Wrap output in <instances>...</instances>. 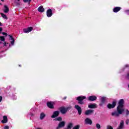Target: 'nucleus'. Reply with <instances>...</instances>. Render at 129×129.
<instances>
[{"mask_svg":"<svg viewBox=\"0 0 129 129\" xmlns=\"http://www.w3.org/2000/svg\"><path fill=\"white\" fill-rule=\"evenodd\" d=\"M124 103V100H123V99H120L119 101L118 105L117 107V111L112 112V116H115L116 117H117L119 116V114H122L123 111H124V108H123Z\"/></svg>","mask_w":129,"mask_h":129,"instance_id":"f257e3e1","label":"nucleus"},{"mask_svg":"<svg viewBox=\"0 0 129 129\" xmlns=\"http://www.w3.org/2000/svg\"><path fill=\"white\" fill-rule=\"evenodd\" d=\"M72 108V106L68 107H61L60 108V112L62 114H65L69 109H71Z\"/></svg>","mask_w":129,"mask_h":129,"instance_id":"f03ea898","label":"nucleus"},{"mask_svg":"<svg viewBox=\"0 0 129 129\" xmlns=\"http://www.w3.org/2000/svg\"><path fill=\"white\" fill-rule=\"evenodd\" d=\"M66 124V121H60L59 122L57 126L56 127V129L63 128V127H64V126H65Z\"/></svg>","mask_w":129,"mask_h":129,"instance_id":"7ed1b4c3","label":"nucleus"},{"mask_svg":"<svg viewBox=\"0 0 129 129\" xmlns=\"http://www.w3.org/2000/svg\"><path fill=\"white\" fill-rule=\"evenodd\" d=\"M86 98V97L85 96H79L77 98V100H78V103L79 104H84V102L82 101V100H84Z\"/></svg>","mask_w":129,"mask_h":129,"instance_id":"20e7f679","label":"nucleus"},{"mask_svg":"<svg viewBox=\"0 0 129 129\" xmlns=\"http://www.w3.org/2000/svg\"><path fill=\"white\" fill-rule=\"evenodd\" d=\"M75 108L78 111L79 115H81V113H82V109H81V107L79 106L78 105H75Z\"/></svg>","mask_w":129,"mask_h":129,"instance_id":"39448f33","label":"nucleus"},{"mask_svg":"<svg viewBox=\"0 0 129 129\" xmlns=\"http://www.w3.org/2000/svg\"><path fill=\"white\" fill-rule=\"evenodd\" d=\"M85 124H89L91 125L92 124V120L89 118H86L84 120Z\"/></svg>","mask_w":129,"mask_h":129,"instance_id":"423d86ee","label":"nucleus"},{"mask_svg":"<svg viewBox=\"0 0 129 129\" xmlns=\"http://www.w3.org/2000/svg\"><path fill=\"white\" fill-rule=\"evenodd\" d=\"M94 112V110L93 109H89L85 111V114L86 115H91L92 113Z\"/></svg>","mask_w":129,"mask_h":129,"instance_id":"0eeeda50","label":"nucleus"},{"mask_svg":"<svg viewBox=\"0 0 129 129\" xmlns=\"http://www.w3.org/2000/svg\"><path fill=\"white\" fill-rule=\"evenodd\" d=\"M116 105V102L113 101L112 104H108L107 105L108 108H114Z\"/></svg>","mask_w":129,"mask_h":129,"instance_id":"6e6552de","label":"nucleus"},{"mask_svg":"<svg viewBox=\"0 0 129 129\" xmlns=\"http://www.w3.org/2000/svg\"><path fill=\"white\" fill-rule=\"evenodd\" d=\"M47 106L49 108L53 109L54 108V102H48L47 103Z\"/></svg>","mask_w":129,"mask_h":129,"instance_id":"1a4fd4ad","label":"nucleus"},{"mask_svg":"<svg viewBox=\"0 0 129 129\" xmlns=\"http://www.w3.org/2000/svg\"><path fill=\"white\" fill-rule=\"evenodd\" d=\"M46 15L48 18H50L52 17V15H53V13H52V10L48 9L46 12Z\"/></svg>","mask_w":129,"mask_h":129,"instance_id":"9d476101","label":"nucleus"},{"mask_svg":"<svg viewBox=\"0 0 129 129\" xmlns=\"http://www.w3.org/2000/svg\"><path fill=\"white\" fill-rule=\"evenodd\" d=\"M23 31L24 33H30V32H32V31H33V28L30 27L27 29H24Z\"/></svg>","mask_w":129,"mask_h":129,"instance_id":"9b49d317","label":"nucleus"},{"mask_svg":"<svg viewBox=\"0 0 129 129\" xmlns=\"http://www.w3.org/2000/svg\"><path fill=\"white\" fill-rule=\"evenodd\" d=\"M97 98L95 96H91L88 97V100L90 101H94V100H96Z\"/></svg>","mask_w":129,"mask_h":129,"instance_id":"f8f14e48","label":"nucleus"},{"mask_svg":"<svg viewBox=\"0 0 129 129\" xmlns=\"http://www.w3.org/2000/svg\"><path fill=\"white\" fill-rule=\"evenodd\" d=\"M59 112L58 111H56L53 112V114L51 116L52 118H55V117H57L58 115H59Z\"/></svg>","mask_w":129,"mask_h":129,"instance_id":"ddd939ff","label":"nucleus"},{"mask_svg":"<svg viewBox=\"0 0 129 129\" xmlns=\"http://www.w3.org/2000/svg\"><path fill=\"white\" fill-rule=\"evenodd\" d=\"M2 123H7L8 122V117L7 116H3V120L1 121Z\"/></svg>","mask_w":129,"mask_h":129,"instance_id":"4468645a","label":"nucleus"},{"mask_svg":"<svg viewBox=\"0 0 129 129\" xmlns=\"http://www.w3.org/2000/svg\"><path fill=\"white\" fill-rule=\"evenodd\" d=\"M89 108H96L97 107L96 106V104H91L90 105H88Z\"/></svg>","mask_w":129,"mask_h":129,"instance_id":"2eb2a0df","label":"nucleus"},{"mask_svg":"<svg viewBox=\"0 0 129 129\" xmlns=\"http://www.w3.org/2000/svg\"><path fill=\"white\" fill-rule=\"evenodd\" d=\"M38 12H40V13H43V12L45 11V9H44L43 7L41 6H40L38 8Z\"/></svg>","mask_w":129,"mask_h":129,"instance_id":"dca6fc26","label":"nucleus"},{"mask_svg":"<svg viewBox=\"0 0 129 129\" xmlns=\"http://www.w3.org/2000/svg\"><path fill=\"white\" fill-rule=\"evenodd\" d=\"M120 7H115L113 9V12L114 13H117V12H119L120 11Z\"/></svg>","mask_w":129,"mask_h":129,"instance_id":"f3484780","label":"nucleus"},{"mask_svg":"<svg viewBox=\"0 0 129 129\" xmlns=\"http://www.w3.org/2000/svg\"><path fill=\"white\" fill-rule=\"evenodd\" d=\"M4 8H5V9L4 10V13H9V11H10V10L9 9V7H8V6H7L6 5H5Z\"/></svg>","mask_w":129,"mask_h":129,"instance_id":"a211bd4d","label":"nucleus"},{"mask_svg":"<svg viewBox=\"0 0 129 129\" xmlns=\"http://www.w3.org/2000/svg\"><path fill=\"white\" fill-rule=\"evenodd\" d=\"M46 116V115L43 112L41 113L40 115V119H44L45 117Z\"/></svg>","mask_w":129,"mask_h":129,"instance_id":"6ab92c4d","label":"nucleus"},{"mask_svg":"<svg viewBox=\"0 0 129 129\" xmlns=\"http://www.w3.org/2000/svg\"><path fill=\"white\" fill-rule=\"evenodd\" d=\"M67 127H68V128L71 129L72 127H73V123L72 122L69 123V124H68Z\"/></svg>","mask_w":129,"mask_h":129,"instance_id":"aec40b11","label":"nucleus"},{"mask_svg":"<svg viewBox=\"0 0 129 129\" xmlns=\"http://www.w3.org/2000/svg\"><path fill=\"white\" fill-rule=\"evenodd\" d=\"M2 17L3 18V19H5V20H8V17H7V15H5L3 13H0Z\"/></svg>","mask_w":129,"mask_h":129,"instance_id":"412c9836","label":"nucleus"},{"mask_svg":"<svg viewBox=\"0 0 129 129\" xmlns=\"http://www.w3.org/2000/svg\"><path fill=\"white\" fill-rule=\"evenodd\" d=\"M105 100H106V97H101V101L102 103H103L104 102H105Z\"/></svg>","mask_w":129,"mask_h":129,"instance_id":"4be33fe9","label":"nucleus"},{"mask_svg":"<svg viewBox=\"0 0 129 129\" xmlns=\"http://www.w3.org/2000/svg\"><path fill=\"white\" fill-rule=\"evenodd\" d=\"M0 40L2 42H5L6 41V39L5 38V36H0Z\"/></svg>","mask_w":129,"mask_h":129,"instance_id":"5701e85b","label":"nucleus"},{"mask_svg":"<svg viewBox=\"0 0 129 129\" xmlns=\"http://www.w3.org/2000/svg\"><path fill=\"white\" fill-rule=\"evenodd\" d=\"M96 127L97 129H100L101 128V126H100V124L96 123Z\"/></svg>","mask_w":129,"mask_h":129,"instance_id":"b1692460","label":"nucleus"},{"mask_svg":"<svg viewBox=\"0 0 129 129\" xmlns=\"http://www.w3.org/2000/svg\"><path fill=\"white\" fill-rule=\"evenodd\" d=\"M55 120H57L58 121H61L62 120V117H58L57 118H56L55 119Z\"/></svg>","mask_w":129,"mask_h":129,"instance_id":"393cba45","label":"nucleus"},{"mask_svg":"<svg viewBox=\"0 0 129 129\" xmlns=\"http://www.w3.org/2000/svg\"><path fill=\"white\" fill-rule=\"evenodd\" d=\"M80 127V125H77L76 126H75L73 129H79V128Z\"/></svg>","mask_w":129,"mask_h":129,"instance_id":"a878e982","label":"nucleus"},{"mask_svg":"<svg viewBox=\"0 0 129 129\" xmlns=\"http://www.w3.org/2000/svg\"><path fill=\"white\" fill-rule=\"evenodd\" d=\"M125 124H126V125H128V123H129V119L127 118L125 121Z\"/></svg>","mask_w":129,"mask_h":129,"instance_id":"bb28decb","label":"nucleus"},{"mask_svg":"<svg viewBox=\"0 0 129 129\" xmlns=\"http://www.w3.org/2000/svg\"><path fill=\"white\" fill-rule=\"evenodd\" d=\"M106 129H113V128L111 125H108L106 127Z\"/></svg>","mask_w":129,"mask_h":129,"instance_id":"cd10ccee","label":"nucleus"},{"mask_svg":"<svg viewBox=\"0 0 129 129\" xmlns=\"http://www.w3.org/2000/svg\"><path fill=\"white\" fill-rule=\"evenodd\" d=\"M125 114H126V115L127 116V115H128V114H129V111H128V110H127V109H126V110H125Z\"/></svg>","mask_w":129,"mask_h":129,"instance_id":"c85d7f7f","label":"nucleus"},{"mask_svg":"<svg viewBox=\"0 0 129 129\" xmlns=\"http://www.w3.org/2000/svg\"><path fill=\"white\" fill-rule=\"evenodd\" d=\"M125 13H126L127 15H129V10H125Z\"/></svg>","mask_w":129,"mask_h":129,"instance_id":"c756f323","label":"nucleus"},{"mask_svg":"<svg viewBox=\"0 0 129 129\" xmlns=\"http://www.w3.org/2000/svg\"><path fill=\"white\" fill-rule=\"evenodd\" d=\"M9 36L10 38V40H14V38H13V36H12V35H9Z\"/></svg>","mask_w":129,"mask_h":129,"instance_id":"7c9ffc66","label":"nucleus"},{"mask_svg":"<svg viewBox=\"0 0 129 129\" xmlns=\"http://www.w3.org/2000/svg\"><path fill=\"white\" fill-rule=\"evenodd\" d=\"M24 3H28V2H31V0H23Z\"/></svg>","mask_w":129,"mask_h":129,"instance_id":"2f4dec72","label":"nucleus"},{"mask_svg":"<svg viewBox=\"0 0 129 129\" xmlns=\"http://www.w3.org/2000/svg\"><path fill=\"white\" fill-rule=\"evenodd\" d=\"M2 34L4 35V36H8V34H7L6 32H3Z\"/></svg>","mask_w":129,"mask_h":129,"instance_id":"473e14b6","label":"nucleus"},{"mask_svg":"<svg viewBox=\"0 0 129 129\" xmlns=\"http://www.w3.org/2000/svg\"><path fill=\"white\" fill-rule=\"evenodd\" d=\"M14 43H15V40L13 39V40L11 41V44L14 45Z\"/></svg>","mask_w":129,"mask_h":129,"instance_id":"72a5a7b5","label":"nucleus"},{"mask_svg":"<svg viewBox=\"0 0 129 129\" xmlns=\"http://www.w3.org/2000/svg\"><path fill=\"white\" fill-rule=\"evenodd\" d=\"M3 44L4 46H7V42H6V40L5 41H3Z\"/></svg>","mask_w":129,"mask_h":129,"instance_id":"f704fd0d","label":"nucleus"},{"mask_svg":"<svg viewBox=\"0 0 129 129\" xmlns=\"http://www.w3.org/2000/svg\"><path fill=\"white\" fill-rule=\"evenodd\" d=\"M3 31V28H0V34H2V32Z\"/></svg>","mask_w":129,"mask_h":129,"instance_id":"c9c22d12","label":"nucleus"},{"mask_svg":"<svg viewBox=\"0 0 129 129\" xmlns=\"http://www.w3.org/2000/svg\"><path fill=\"white\" fill-rule=\"evenodd\" d=\"M9 126H6L4 127V129H9Z\"/></svg>","mask_w":129,"mask_h":129,"instance_id":"e433bc0d","label":"nucleus"},{"mask_svg":"<svg viewBox=\"0 0 129 129\" xmlns=\"http://www.w3.org/2000/svg\"><path fill=\"white\" fill-rule=\"evenodd\" d=\"M2 100H3V97L0 96V102H2Z\"/></svg>","mask_w":129,"mask_h":129,"instance_id":"4c0bfd02","label":"nucleus"},{"mask_svg":"<svg viewBox=\"0 0 129 129\" xmlns=\"http://www.w3.org/2000/svg\"><path fill=\"white\" fill-rule=\"evenodd\" d=\"M127 79H129V73L127 75Z\"/></svg>","mask_w":129,"mask_h":129,"instance_id":"58836bf2","label":"nucleus"},{"mask_svg":"<svg viewBox=\"0 0 129 129\" xmlns=\"http://www.w3.org/2000/svg\"><path fill=\"white\" fill-rule=\"evenodd\" d=\"M125 67H128V64H126V65L125 66Z\"/></svg>","mask_w":129,"mask_h":129,"instance_id":"ea45409f","label":"nucleus"},{"mask_svg":"<svg viewBox=\"0 0 129 129\" xmlns=\"http://www.w3.org/2000/svg\"><path fill=\"white\" fill-rule=\"evenodd\" d=\"M66 98H67V97H65L63 98V99H66Z\"/></svg>","mask_w":129,"mask_h":129,"instance_id":"a19ab883","label":"nucleus"},{"mask_svg":"<svg viewBox=\"0 0 129 129\" xmlns=\"http://www.w3.org/2000/svg\"><path fill=\"white\" fill-rule=\"evenodd\" d=\"M31 116H33V115H34V114H31Z\"/></svg>","mask_w":129,"mask_h":129,"instance_id":"79ce46f5","label":"nucleus"},{"mask_svg":"<svg viewBox=\"0 0 129 129\" xmlns=\"http://www.w3.org/2000/svg\"><path fill=\"white\" fill-rule=\"evenodd\" d=\"M0 26H2V23L0 22Z\"/></svg>","mask_w":129,"mask_h":129,"instance_id":"37998d69","label":"nucleus"},{"mask_svg":"<svg viewBox=\"0 0 129 129\" xmlns=\"http://www.w3.org/2000/svg\"><path fill=\"white\" fill-rule=\"evenodd\" d=\"M17 5H20V4H19V3H17Z\"/></svg>","mask_w":129,"mask_h":129,"instance_id":"c03bdc74","label":"nucleus"},{"mask_svg":"<svg viewBox=\"0 0 129 129\" xmlns=\"http://www.w3.org/2000/svg\"><path fill=\"white\" fill-rule=\"evenodd\" d=\"M2 2H4V0H1Z\"/></svg>","mask_w":129,"mask_h":129,"instance_id":"a18cd8bd","label":"nucleus"},{"mask_svg":"<svg viewBox=\"0 0 129 129\" xmlns=\"http://www.w3.org/2000/svg\"><path fill=\"white\" fill-rule=\"evenodd\" d=\"M0 44H2V42L1 41H0Z\"/></svg>","mask_w":129,"mask_h":129,"instance_id":"49530a36","label":"nucleus"},{"mask_svg":"<svg viewBox=\"0 0 129 129\" xmlns=\"http://www.w3.org/2000/svg\"><path fill=\"white\" fill-rule=\"evenodd\" d=\"M128 88H129V84L128 85Z\"/></svg>","mask_w":129,"mask_h":129,"instance_id":"de8ad7c7","label":"nucleus"},{"mask_svg":"<svg viewBox=\"0 0 129 129\" xmlns=\"http://www.w3.org/2000/svg\"><path fill=\"white\" fill-rule=\"evenodd\" d=\"M18 2H20V0H18Z\"/></svg>","mask_w":129,"mask_h":129,"instance_id":"09e8293b","label":"nucleus"}]
</instances>
